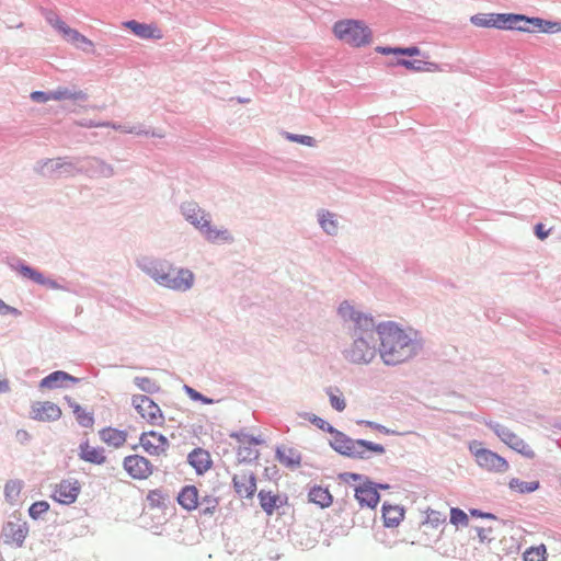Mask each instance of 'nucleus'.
Segmentation results:
<instances>
[{"instance_id": "nucleus-1", "label": "nucleus", "mask_w": 561, "mask_h": 561, "mask_svg": "<svg viewBox=\"0 0 561 561\" xmlns=\"http://www.w3.org/2000/svg\"><path fill=\"white\" fill-rule=\"evenodd\" d=\"M339 314L345 321L354 322L352 343L344 351L345 358L357 365L369 364L377 356V337L374 319L357 311L351 304L343 301Z\"/></svg>"}, {"instance_id": "nucleus-2", "label": "nucleus", "mask_w": 561, "mask_h": 561, "mask_svg": "<svg viewBox=\"0 0 561 561\" xmlns=\"http://www.w3.org/2000/svg\"><path fill=\"white\" fill-rule=\"evenodd\" d=\"M376 332L380 340V357L386 365H398L415 355L416 345L413 339L398 324H379Z\"/></svg>"}, {"instance_id": "nucleus-3", "label": "nucleus", "mask_w": 561, "mask_h": 561, "mask_svg": "<svg viewBox=\"0 0 561 561\" xmlns=\"http://www.w3.org/2000/svg\"><path fill=\"white\" fill-rule=\"evenodd\" d=\"M471 21L473 24L478 26L483 27H497V28H512V30H518L524 32H530L535 28L541 30V31H548L546 27H543V24H548L541 19L538 18H526L524 15L519 14H497L494 18H483V16H472Z\"/></svg>"}, {"instance_id": "nucleus-4", "label": "nucleus", "mask_w": 561, "mask_h": 561, "mask_svg": "<svg viewBox=\"0 0 561 561\" xmlns=\"http://www.w3.org/2000/svg\"><path fill=\"white\" fill-rule=\"evenodd\" d=\"M331 446L340 454L352 458L366 459L370 454L382 455L385 447L364 439H352L341 432H336L331 440Z\"/></svg>"}, {"instance_id": "nucleus-5", "label": "nucleus", "mask_w": 561, "mask_h": 561, "mask_svg": "<svg viewBox=\"0 0 561 561\" xmlns=\"http://www.w3.org/2000/svg\"><path fill=\"white\" fill-rule=\"evenodd\" d=\"M146 272L160 285L174 289L185 291L193 286L194 275L188 270H181L180 278H170V272L173 267L169 262L161 261L154 262L151 266L146 268Z\"/></svg>"}, {"instance_id": "nucleus-6", "label": "nucleus", "mask_w": 561, "mask_h": 561, "mask_svg": "<svg viewBox=\"0 0 561 561\" xmlns=\"http://www.w3.org/2000/svg\"><path fill=\"white\" fill-rule=\"evenodd\" d=\"M333 32L339 39L354 47L366 45L371 38L370 30L364 23L355 20L336 22Z\"/></svg>"}, {"instance_id": "nucleus-7", "label": "nucleus", "mask_w": 561, "mask_h": 561, "mask_svg": "<svg viewBox=\"0 0 561 561\" xmlns=\"http://www.w3.org/2000/svg\"><path fill=\"white\" fill-rule=\"evenodd\" d=\"M469 450L473 455L478 466L484 470L493 472H505L510 467L508 462L503 457L490 449L484 448L481 442H470Z\"/></svg>"}, {"instance_id": "nucleus-8", "label": "nucleus", "mask_w": 561, "mask_h": 561, "mask_svg": "<svg viewBox=\"0 0 561 561\" xmlns=\"http://www.w3.org/2000/svg\"><path fill=\"white\" fill-rule=\"evenodd\" d=\"M133 405L138 414L152 426H162L164 424V415L149 397L145 394H136L133 397Z\"/></svg>"}, {"instance_id": "nucleus-9", "label": "nucleus", "mask_w": 561, "mask_h": 561, "mask_svg": "<svg viewBox=\"0 0 561 561\" xmlns=\"http://www.w3.org/2000/svg\"><path fill=\"white\" fill-rule=\"evenodd\" d=\"M50 25L57 30L62 38L75 45L78 48L87 49L92 48L93 43L88 37L79 33L77 30L71 28L69 25H67L61 19L55 16L49 19Z\"/></svg>"}, {"instance_id": "nucleus-10", "label": "nucleus", "mask_w": 561, "mask_h": 561, "mask_svg": "<svg viewBox=\"0 0 561 561\" xmlns=\"http://www.w3.org/2000/svg\"><path fill=\"white\" fill-rule=\"evenodd\" d=\"M139 444L150 456L165 455L170 447L168 438L154 431L144 432L139 437Z\"/></svg>"}, {"instance_id": "nucleus-11", "label": "nucleus", "mask_w": 561, "mask_h": 561, "mask_svg": "<svg viewBox=\"0 0 561 561\" xmlns=\"http://www.w3.org/2000/svg\"><path fill=\"white\" fill-rule=\"evenodd\" d=\"M123 467L133 479L137 480H145L149 478L153 471L152 463L140 455H130L125 457Z\"/></svg>"}, {"instance_id": "nucleus-12", "label": "nucleus", "mask_w": 561, "mask_h": 561, "mask_svg": "<svg viewBox=\"0 0 561 561\" xmlns=\"http://www.w3.org/2000/svg\"><path fill=\"white\" fill-rule=\"evenodd\" d=\"M80 491L81 485L78 480L66 479L55 485L51 497L60 504L70 505L76 502Z\"/></svg>"}, {"instance_id": "nucleus-13", "label": "nucleus", "mask_w": 561, "mask_h": 561, "mask_svg": "<svg viewBox=\"0 0 561 561\" xmlns=\"http://www.w3.org/2000/svg\"><path fill=\"white\" fill-rule=\"evenodd\" d=\"M491 428L495 432V434L501 438L503 443L510 446L512 449L523 454L527 457H534V451L528 444H526L520 437H518L515 433L510 431L507 427L494 424L491 425Z\"/></svg>"}, {"instance_id": "nucleus-14", "label": "nucleus", "mask_w": 561, "mask_h": 561, "mask_svg": "<svg viewBox=\"0 0 561 561\" xmlns=\"http://www.w3.org/2000/svg\"><path fill=\"white\" fill-rule=\"evenodd\" d=\"M61 415V409L50 401H36L31 405L30 416L38 422H55Z\"/></svg>"}, {"instance_id": "nucleus-15", "label": "nucleus", "mask_w": 561, "mask_h": 561, "mask_svg": "<svg viewBox=\"0 0 561 561\" xmlns=\"http://www.w3.org/2000/svg\"><path fill=\"white\" fill-rule=\"evenodd\" d=\"M236 493L243 499H251L256 492V479L252 471L242 470L232 478Z\"/></svg>"}, {"instance_id": "nucleus-16", "label": "nucleus", "mask_w": 561, "mask_h": 561, "mask_svg": "<svg viewBox=\"0 0 561 561\" xmlns=\"http://www.w3.org/2000/svg\"><path fill=\"white\" fill-rule=\"evenodd\" d=\"M2 534L5 543L22 547L28 534V527L25 522H8L3 527Z\"/></svg>"}, {"instance_id": "nucleus-17", "label": "nucleus", "mask_w": 561, "mask_h": 561, "mask_svg": "<svg viewBox=\"0 0 561 561\" xmlns=\"http://www.w3.org/2000/svg\"><path fill=\"white\" fill-rule=\"evenodd\" d=\"M124 26L130 30L136 36L144 39H161L163 37L162 31L153 23L146 24L131 20L125 22Z\"/></svg>"}, {"instance_id": "nucleus-18", "label": "nucleus", "mask_w": 561, "mask_h": 561, "mask_svg": "<svg viewBox=\"0 0 561 561\" xmlns=\"http://www.w3.org/2000/svg\"><path fill=\"white\" fill-rule=\"evenodd\" d=\"M355 497L362 506L376 507L379 503V493L373 482H365L355 489Z\"/></svg>"}, {"instance_id": "nucleus-19", "label": "nucleus", "mask_w": 561, "mask_h": 561, "mask_svg": "<svg viewBox=\"0 0 561 561\" xmlns=\"http://www.w3.org/2000/svg\"><path fill=\"white\" fill-rule=\"evenodd\" d=\"M100 439L112 448H121L127 442V432L114 427H105L99 432Z\"/></svg>"}, {"instance_id": "nucleus-20", "label": "nucleus", "mask_w": 561, "mask_h": 561, "mask_svg": "<svg viewBox=\"0 0 561 561\" xmlns=\"http://www.w3.org/2000/svg\"><path fill=\"white\" fill-rule=\"evenodd\" d=\"M79 458L94 465H103L106 461L104 450L100 447L90 445L88 440L80 444Z\"/></svg>"}, {"instance_id": "nucleus-21", "label": "nucleus", "mask_w": 561, "mask_h": 561, "mask_svg": "<svg viewBox=\"0 0 561 561\" xmlns=\"http://www.w3.org/2000/svg\"><path fill=\"white\" fill-rule=\"evenodd\" d=\"M183 215L186 220H188L192 225H194L197 229L201 226H205L206 221L209 219V215L205 213L197 204L195 203H185L182 206Z\"/></svg>"}, {"instance_id": "nucleus-22", "label": "nucleus", "mask_w": 561, "mask_h": 561, "mask_svg": "<svg viewBox=\"0 0 561 561\" xmlns=\"http://www.w3.org/2000/svg\"><path fill=\"white\" fill-rule=\"evenodd\" d=\"M187 459L188 463L199 474L206 472L211 467V457L209 453L202 448H196L192 453H190Z\"/></svg>"}, {"instance_id": "nucleus-23", "label": "nucleus", "mask_w": 561, "mask_h": 561, "mask_svg": "<svg viewBox=\"0 0 561 561\" xmlns=\"http://www.w3.org/2000/svg\"><path fill=\"white\" fill-rule=\"evenodd\" d=\"M198 229L210 242L216 243L232 241V236L230 234V232L227 229H218L216 227H213L210 224V219L206 221L205 226H201Z\"/></svg>"}, {"instance_id": "nucleus-24", "label": "nucleus", "mask_w": 561, "mask_h": 561, "mask_svg": "<svg viewBox=\"0 0 561 561\" xmlns=\"http://www.w3.org/2000/svg\"><path fill=\"white\" fill-rule=\"evenodd\" d=\"M404 517V511L398 505L383 504L382 518L387 527L398 526Z\"/></svg>"}, {"instance_id": "nucleus-25", "label": "nucleus", "mask_w": 561, "mask_h": 561, "mask_svg": "<svg viewBox=\"0 0 561 561\" xmlns=\"http://www.w3.org/2000/svg\"><path fill=\"white\" fill-rule=\"evenodd\" d=\"M65 381L78 382L79 379L65 371L57 370L42 379L41 387L54 389L60 387Z\"/></svg>"}, {"instance_id": "nucleus-26", "label": "nucleus", "mask_w": 561, "mask_h": 561, "mask_svg": "<svg viewBox=\"0 0 561 561\" xmlns=\"http://www.w3.org/2000/svg\"><path fill=\"white\" fill-rule=\"evenodd\" d=\"M179 504L187 511L198 506V490L194 485L185 486L178 496Z\"/></svg>"}, {"instance_id": "nucleus-27", "label": "nucleus", "mask_w": 561, "mask_h": 561, "mask_svg": "<svg viewBox=\"0 0 561 561\" xmlns=\"http://www.w3.org/2000/svg\"><path fill=\"white\" fill-rule=\"evenodd\" d=\"M396 65L402 66L408 70L415 72H435L438 71V65L424 60L399 59Z\"/></svg>"}, {"instance_id": "nucleus-28", "label": "nucleus", "mask_w": 561, "mask_h": 561, "mask_svg": "<svg viewBox=\"0 0 561 561\" xmlns=\"http://www.w3.org/2000/svg\"><path fill=\"white\" fill-rule=\"evenodd\" d=\"M259 500L262 510L267 514L272 515L276 508L280 505V497L278 494L261 490L259 492Z\"/></svg>"}, {"instance_id": "nucleus-29", "label": "nucleus", "mask_w": 561, "mask_h": 561, "mask_svg": "<svg viewBox=\"0 0 561 561\" xmlns=\"http://www.w3.org/2000/svg\"><path fill=\"white\" fill-rule=\"evenodd\" d=\"M277 459L280 463L286 465L288 467L297 466L300 463L301 456L299 451L290 447H280L277 448Z\"/></svg>"}, {"instance_id": "nucleus-30", "label": "nucleus", "mask_w": 561, "mask_h": 561, "mask_svg": "<svg viewBox=\"0 0 561 561\" xmlns=\"http://www.w3.org/2000/svg\"><path fill=\"white\" fill-rule=\"evenodd\" d=\"M310 502L320 505L321 507H328L332 503V495L328 489L321 486H314L309 492Z\"/></svg>"}, {"instance_id": "nucleus-31", "label": "nucleus", "mask_w": 561, "mask_h": 561, "mask_svg": "<svg viewBox=\"0 0 561 561\" xmlns=\"http://www.w3.org/2000/svg\"><path fill=\"white\" fill-rule=\"evenodd\" d=\"M70 407L72 408V412L76 416L77 422L82 426L87 428H91L94 425V417L93 413L90 411H87L82 407H80L78 403L70 402Z\"/></svg>"}, {"instance_id": "nucleus-32", "label": "nucleus", "mask_w": 561, "mask_h": 561, "mask_svg": "<svg viewBox=\"0 0 561 561\" xmlns=\"http://www.w3.org/2000/svg\"><path fill=\"white\" fill-rule=\"evenodd\" d=\"M16 270L21 275L32 279L33 282H35L37 284H42V285L48 284L51 287H56V284L53 280L46 279L42 273L37 272L36 270H34L27 265H20L19 267H16Z\"/></svg>"}, {"instance_id": "nucleus-33", "label": "nucleus", "mask_w": 561, "mask_h": 561, "mask_svg": "<svg viewBox=\"0 0 561 561\" xmlns=\"http://www.w3.org/2000/svg\"><path fill=\"white\" fill-rule=\"evenodd\" d=\"M87 98H88L87 93H84L81 90L72 92L66 88H59L56 91L51 92V100H56V101H61V100H67V99L84 101V100H87Z\"/></svg>"}, {"instance_id": "nucleus-34", "label": "nucleus", "mask_w": 561, "mask_h": 561, "mask_svg": "<svg viewBox=\"0 0 561 561\" xmlns=\"http://www.w3.org/2000/svg\"><path fill=\"white\" fill-rule=\"evenodd\" d=\"M23 483L20 480H10L4 485V495L8 502L15 503L20 497Z\"/></svg>"}, {"instance_id": "nucleus-35", "label": "nucleus", "mask_w": 561, "mask_h": 561, "mask_svg": "<svg viewBox=\"0 0 561 561\" xmlns=\"http://www.w3.org/2000/svg\"><path fill=\"white\" fill-rule=\"evenodd\" d=\"M508 485L512 491L523 494V493H530V492L536 491L539 488V482L538 481L526 482V481H522L519 479L514 478L510 481Z\"/></svg>"}, {"instance_id": "nucleus-36", "label": "nucleus", "mask_w": 561, "mask_h": 561, "mask_svg": "<svg viewBox=\"0 0 561 561\" xmlns=\"http://www.w3.org/2000/svg\"><path fill=\"white\" fill-rule=\"evenodd\" d=\"M320 225L323 230L329 234H334L337 232V221L334 218V215L329 211H323L319 218Z\"/></svg>"}, {"instance_id": "nucleus-37", "label": "nucleus", "mask_w": 561, "mask_h": 561, "mask_svg": "<svg viewBox=\"0 0 561 561\" xmlns=\"http://www.w3.org/2000/svg\"><path fill=\"white\" fill-rule=\"evenodd\" d=\"M377 51H379L382 55H407V56H419L421 54V50L416 46H411L407 48H400V47H377Z\"/></svg>"}, {"instance_id": "nucleus-38", "label": "nucleus", "mask_w": 561, "mask_h": 561, "mask_svg": "<svg viewBox=\"0 0 561 561\" xmlns=\"http://www.w3.org/2000/svg\"><path fill=\"white\" fill-rule=\"evenodd\" d=\"M546 554L545 545L530 547L524 552V561H546Z\"/></svg>"}, {"instance_id": "nucleus-39", "label": "nucleus", "mask_w": 561, "mask_h": 561, "mask_svg": "<svg viewBox=\"0 0 561 561\" xmlns=\"http://www.w3.org/2000/svg\"><path fill=\"white\" fill-rule=\"evenodd\" d=\"M327 393L330 398L332 408H334L336 411L342 412L346 408L345 400L337 389L334 390L330 388L328 389Z\"/></svg>"}, {"instance_id": "nucleus-40", "label": "nucleus", "mask_w": 561, "mask_h": 561, "mask_svg": "<svg viewBox=\"0 0 561 561\" xmlns=\"http://www.w3.org/2000/svg\"><path fill=\"white\" fill-rule=\"evenodd\" d=\"M49 504L46 501H37L28 508V514L33 519L39 518L44 513L48 512Z\"/></svg>"}, {"instance_id": "nucleus-41", "label": "nucleus", "mask_w": 561, "mask_h": 561, "mask_svg": "<svg viewBox=\"0 0 561 561\" xmlns=\"http://www.w3.org/2000/svg\"><path fill=\"white\" fill-rule=\"evenodd\" d=\"M468 516L467 514L460 510V508H451L450 511V523L458 526V525H462V526H466L468 525Z\"/></svg>"}, {"instance_id": "nucleus-42", "label": "nucleus", "mask_w": 561, "mask_h": 561, "mask_svg": "<svg viewBox=\"0 0 561 561\" xmlns=\"http://www.w3.org/2000/svg\"><path fill=\"white\" fill-rule=\"evenodd\" d=\"M286 138L290 141L299 142L305 146L312 147L314 145V139L310 136L306 135H293L286 134Z\"/></svg>"}, {"instance_id": "nucleus-43", "label": "nucleus", "mask_w": 561, "mask_h": 561, "mask_svg": "<svg viewBox=\"0 0 561 561\" xmlns=\"http://www.w3.org/2000/svg\"><path fill=\"white\" fill-rule=\"evenodd\" d=\"M185 392L188 394V397L192 399V400H201L203 401L204 403H211L213 400L210 399H207L205 398L203 394H201L198 391H196L195 389L188 387V386H185Z\"/></svg>"}, {"instance_id": "nucleus-44", "label": "nucleus", "mask_w": 561, "mask_h": 561, "mask_svg": "<svg viewBox=\"0 0 561 561\" xmlns=\"http://www.w3.org/2000/svg\"><path fill=\"white\" fill-rule=\"evenodd\" d=\"M31 99L35 102H47L51 100V92L45 93L42 91H35L31 94Z\"/></svg>"}, {"instance_id": "nucleus-45", "label": "nucleus", "mask_w": 561, "mask_h": 561, "mask_svg": "<svg viewBox=\"0 0 561 561\" xmlns=\"http://www.w3.org/2000/svg\"><path fill=\"white\" fill-rule=\"evenodd\" d=\"M135 383L140 388L141 390L148 391L151 387V381L149 378L146 377H136Z\"/></svg>"}, {"instance_id": "nucleus-46", "label": "nucleus", "mask_w": 561, "mask_h": 561, "mask_svg": "<svg viewBox=\"0 0 561 561\" xmlns=\"http://www.w3.org/2000/svg\"><path fill=\"white\" fill-rule=\"evenodd\" d=\"M535 233L540 240H545L549 236L550 230H546L542 224H537L535 226Z\"/></svg>"}, {"instance_id": "nucleus-47", "label": "nucleus", "mask_w": 561, "mask_h": 561, "mask_svg": "<svg viewBox=\"0 0 561 561\" xmlns=\"http://www.w3.org/2000/svg\"><path fill=\"white\" fill-rule=\"evenodd\" d=\"M8 313H18V310L15 308H12V307L5 305L0 299V314H8Z\"/></svg>"}, {"instance_id": "nucleus-48", "label": "nucleus", "mask_w": 561, "mask_h": 561, "mask_svg": "<svg viewBox=\"0 0 561 561\" xmlns=\"http://www.w3.org/2000/svg\"><path fill=\"white\" fill-rule=\"evenodd\" d=\"M343 478L344 481L348 482L351 480L353 481H357V480H360L362 477L357 473H352V472H345L341 476Z\"/></svg>"}, {"instance_id": "nucleus-49", "label": "nucleus", "mask_w": 561, "mask_h": 561, "mask_svg": "<svg viewBox=\"0 0 561 561\" xmlns=\"http://www.w3.org/2000/svg\"><path fill=\"white\" fill-rule=\"evenodd\" d=\"M490 533H491V528H489V529L481 528V529H479L478 535L481 538V540H484V539L489 538Z\"/></svg>"}, {"instance_id": "nucleus-50", "label": "nucleus", "mask_w": 561, "mask_h": 561, "mask_svg": "<svg viewBox=\"0 0 561 561\" xmlns=\"http://www.w3.org/2000/svg\"><path fill=\"white\" fill-rule=\"evenodd\" d=\"M311 422L314 423L317 426H319L320 428H324V425L327 424L322 419L318 417V416H313L311 419Z\"/></svg>"}, {"instance_id": "nucleus-51", "label": "nucleus", "mask_w": 561, "mask_h": 561, "mask_svg": "<svg viewBox=\"0 0 561 561\" xmlns=\"http://www.w3.org/2000/svg\"><path fill=\"white\" fill-rule=\"evenodd\" d=\"M182 268L180 270H175L173 268V272H170V278H180V272H181Z\"/></svg>"}, {"instance_id": "nucleus-52", "label": "nucleus", "mask_w": 561, "mask_h": 561, "mask_svg": "<svg viewBox=\"0 0 561 561\" xmlns=\"http://www.w3.org/2000/svg\"><path fill=\"white\" fill-rule=\"evenodd\" d=\"M9 390V383L8 381L3 380L0 381V392Z\"/></svg>"}, {"instance_id": "nucleus-53", "label": "nucleus", "mask_w": 561, "mask_h": 561, "mask_svg": "<svg viewBox=\"0 0 561 561\" xmlns=\"http://www.w3.org/2000/svg\"><path fill=\"white\" fill-rule=\"evenodd\" d=\"M82 126L92 127V124H82ZM95 126H104V124H96Z\"/></svg>"}]
</instances>
